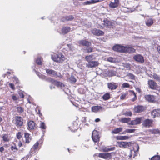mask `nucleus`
Wrapping results in <instances>:
<instances>
[{
  "label": "nucleus",
  "mask_w": 160,
  "mask_h": 160,
  "mask_svg": "<svg viewBox=\"0 0 160 160\" xmlns=\"http://www.w3.org/2000/svg\"><path fill=\"white\" fill-rule=\"evenodd\" d=\"M123 114L126 116H131L132 115V113L131 111H129L128 112H126L124 113Z\"/></svg>",
  "instance_id": "obj_50"
},
{
  "label": "nucleus",
  "mask_w": 160,
  "mask_h": 160,
  "mask_svg": "<svg viewBox=\"0 0 160 160\" xmlns=\"http://www.w3.org/2000/svg\"><path fill=\"white\" fill-rule=\"evenodd\" d=\"M21 132H18L17 134V138L18 139H20L21 137L22 136L21 135Z\"/></svg>",
  "instance_id": "obj_52"
},
{
  "label": "nucleus",
  "mask_w": 160,
  "mask_h": 160,
  "mask_svg": "<svg viewBox=\"0 0 160 160\" xmlns=\"http://www.w3.org/2000/svg\"><path fill=\"white\" fill-rule=\"evenodd\" d=\"M12 98L14 100H16L17 99V97L15 96H13L12 97Z\"/></svg>",
  "instance_id": "obj_62"
},
{
  "label": "nucleus",
  "mask_w": 160,
  "mask_h": 160,
  "mask_svg": "<svg viewBox=\"0 0 160 160\" xmlns=\"http://www.w3.org/2000/svg\"><path fill=\"white\" fill-rule=\"evenodd\" d=\"M9 86L10 87V88H12V89H13L14 88V85L12 83H9Z\"/></svg>",
  "instance_id": "obj_61"
},
{
  "label": "nucleus",
  "mask_w": 160,
  "mask_h": 160,
  "mask_svg": "<svg viewBox=\"0 0 160 160\" xmlns=\"http://www.w3.org/2000/svg\"><path fill=\"white\" fill-rule=\"evenodd\" d=\"M107 61L110 62H115V59L112 57H109L107 59Z\"/></svg>",
  "instance_id": "obj_49"
},
{
  "label": "nucleus",
  "mask_w": 160,
  "mask_h": 160,
  "mask_svg": "<svg viewBox=\"0 0 160 160\" xmlns=\"http://www.w3.org/2000/svg\"><path fill=\"white\" fill-rule=\"evenodd\" d=\"M112 153H100L98 154H94V156H98L99 157L103 158L105 159H107L110 158L111 157Z\"/></svg>",
  "instance_id": "obj_7"
},
{
  "label": "nucleus",
  "mask_w": 160,
  "mask_h": 160,
  "mask_svg": "<svg viewBox=\"0 0 160 160\" xmlns=\"http://www.w3.org/2000/svg\"><path fill=\"white\" fill-rule=\"evenodd\" d=\"M35 123L32 121H30L27 123V128L28 129L33 130L35 128Z\"/></svg>",
  "instance_id": "obj_19"
},
{
  "label": "nucleus",
  "mask_w": 160,
  "mask_h": 160,
  "mask_svg": "<svg viewBox=\"0 0 160 160\" xmlns=\"http://www.w3.org/2000/svg\"><path fill=\"white\" fill-rule=\"evenodd\" d=\"M118 145L120 148H127L132 146V142H118Z\"/></svg>",
  "instance_id": "obj_6"
},
{
  "label": "nucleus",
  "mask_w": 160,
  "mask_h": 160,
  "mask_svg": "<svg viewBox=\"0 0 160 160\" xmlns=\"http://www.w3.org/2000/svg\"><path fill=\"white\" fill-rule=\"evenodd\" d=\"M41 77H40V76L39 75H38V76L42 79H45V80L46 78V77L44 75H42L41 74Z\"/></svg>",
  "instance_id": "obj_59"
},
{
  "label": "nucleus",
  "mask_w": 160,
  "mask_h": 160,
  "mask_svg": "<svg viewBox=\"0 0 160 160\" xmlns=\"http://www.w3.org/2000/svg\"><path fill=\"white\" fill-rule=\"evenodd\" d=\"M100 1L99 0H91L89 1H87L86 2H83L82 4L83 5H90L92 4L97 3Z\"/></svg>",
  "instance_id": "obj_25"
},
{
  "label": "nucleus",
  "mask_w": 160,
  "mask_h": 160,
  "mask_svg": "<svg viewBox=\"0 0 160 160\" xmlns=\"http://www.w3.org/2000/svg\"><path fill=\"white\" fill-rule=\"evenodd\" d=\"M24 137L25 138L26 143H29L31 140L32 138L29 133L27 132H25L24 133Z\"/></svg>",
  "instance_id": "obj_28"
},
{
  "label": "nucleus",
  "mask_w": 160,
  "mask_h": 160,
  "mask_svg": "<svg viewBox=\"0 0 160 160\" xmlns=\"http://www.w3.org/2000/svg\"><path fill=\"white\" fill-rule=\"evenodd\" d=\"M130 118H123L119 120V121L122 123H128L130 121Z\"/></svg>",
  "instance_id": "obj_32"
},
{
  "label": "nucleus",
  "mask_w": 160,
  "mask_h": 160,
  "mask_svg": "<svg viewBox=\"0 0 160 160\" xmlns=\"http://www.w3.org/2000/svg\"><path fill=\"white\" fill-rule=\"evenodd\" d=\"M20 96L22 98H23L24 97L23 93L22 92H20L19 93Z\"/></svg>",
  "instance_id": "obj_60"
},
{
  "label": "nucleus",
  "mask_w": 160,
  "mask_h": 160,
  "mask_svg": "<svg viewBox=\"0 0 160 160\" xmlns=\"http://www.w3.org/2000/svg\"><path fill=\"white\" fill-rule=\"evenodd\" d=\"M47 73L52 77H56L59 78H62V75L60 73H58L55 71L51 69H47L46 70Z\"/></svg>",
  "instance_id": "obj_1"
},
{
  "label": "nucleus",
  "mask_w": 160,
  "mask_h": 160,
  "mask_svg": "<svg viewBox=\"0 0 160 160\" xmlns=\"http://www.w3.org/2000/svg\"><path fill=\"white\" fill-rule=\"evenodd\" d=\"M115 147H113L112 148H103L102 149L104 152H107L109 151H113L115 149Z\"/></svg>",
  "instance_id": "obj_38"
},
{
  "label": "nucleus",
  "mask_w": 160,
  "mask_h": 160,
  "mask_svg": "<svg viewBox=\"0 0 160 160\" xmlns=\"http://www.w3.org/2000/svg\"><path fill=\"white\" fill-rule=\"evenodd\" d=\"M124 48V46L119 44H116L112 47L114 51L121 52H123Z\"/></svg>",
  "instance_id": "obj_9"
},
{
  "label": "nucleus",
  "mask_w": 160,
  "mask_h": 160,
  "mask_svg": "<svg viewBox=\"0 0 160 160\" xmlns=\"http://www.w3.org/2000/svg\"><path fill=\"white\" fill-rule=\"evenodd\" d=\"M135 131V129H126L125 131V132L127 133H132L133 132Z\"/></svg>",
  "instance_id": "obj_47"
},
{
  "label": "nucleus",
  "mask_w": 160,
  "mask_h": 160,
  "mask_svg": "<svg viewBox=\"0 0 160 160\" xmlns=\"http://www.w3.org/2000/svg\"><path fill=\"white\" fill-rule=\"evenodd\" d=\"M69 79L71 83H74L76 82V79L73 76L70 77Z\"/></svg>",
  "instance_id": "obj_43"
},
{
  "label": "nucleus",
  "mask_w": 160,
  "mask_h": 160,
  "mask_svg": "<svg viewBox=\"0 0 160 160\" xmlns=\"http://www.w3.org/2000/svg\"><path fill=\"white\" fill-rule=\"evenodd\" d=\"M153 118L160 116V109H157L153 110L151 113Z\"/></svg>",
  "instance_id": "obj_26"
},
{
  "label": "nucleus",
  "mask_w": 160,
  "mask_h": 160,
  "mask_svg": "<svg viewBox=\"0 0 160 160\" xmlns=\"http://www.w3.org/2000/svg\"><path fill=\"white\" fill-rule=\"evenodd\" d=\"M124 67L126 68L128 70H130L131 69V67L130 66V64L128 63H124L123 64Z\"/></svg>",
  "instance_id": "obj_48"
},
{
  "label": "nucleus",
  "mask_w": 160,
  "mask_h": 160,
  "mask_svg": "<svg viewBox=\"0 0 160 160\" xmlns=\"http://www.w3.org/2000/svg\"><path fill=\"white\" fill-rule=\"evenodd\" d=\"M128 75L132 79H134L135 78V76L133 74L129 73Z\"/></svg>",
  "instance_id": "obj_51"
},
{
  "label": "nucleus",
  "mask_w": 160,
  "mask_h": 160,
  "mask_svg": "<svg viewBox=\"0 0 160 160\" xmlns=\"http://www.w3.org/2000/svg\"><path fill=\"white\" fill-rule=\"evenodd\" d=\"M127 93H125L121 95L120 97V98L121 100H123L125 98Z\"/></svg>",
  "instance_id": "obj_53"
},
{
  "label": "nucleus",
  "mask_w": 160,
  "mask_h": 160,
  "mask_svg": "<svg viewBox=\"0 0 160 160\" xmlns=\"http://www.w3.org/2000/svg\"><path fill=\"white\" fill-rule=\"evenodd\" d=\"M40 127L42 129H46V126L45 123L44 122H41L40 124Z\"/></svg>",
  "instance_id": "obj_44"
},
{
  "label": "nucleus",
  "mask_w": 160,
  "mask_h": 160,
  "mask_svg": "<svg viewBox=\"0 0 160 160\" xmlns=\"http://www.w3.org/2000/svg\"><path fill=\"white\" fill-rule=\"evenodd\" d=\"M39 143L38 142H37L33 146V148L35 150L37 149Z\"/></svg>",
  "instance_id": "obj_55"
},
{
  "label": "nucleus",
  "mask_w": 160,
  "mask_h": 160,
  "mask_svg": "<svg viewBox=\"0 0 160 160\" xmlns=\"http://www.w3.org/2000/svg\"><path fill=\"white\" fill-rule=\"evenodd\" d=\"M118 0H114V2H111L109 5V7L111 8H117L119 4L118 1Z\"/></svg>",
  "instance_id": "obj_20"
},
{
  "label": "nucleus",
  "mask_w": 160,
  "mask_h": 160,
  "mask_svg": "<svg viewBox=\"0 0 160 160\" xmlns=\"http://www.w3.org/2000/svg\"><path fill=\"white\" fill-rule=\"evenodd\" d=\"M145 109V108L142 106L138 105L134 107V111L135 112L140 113L143 112Z\"/></svg>",
  "instance_id": "obj_10"
},
{
  "label": "nucleus",
  "mask_w": 160,
  "mask_h": 160,
  "mask_svg": "<svg viewBox=\"0 0 160 160\" xmlns=\"http://www.w3.org/2000/svg\"><path fill=\"white\" fill-rule=\"evenodd\" d=\"M99 132L96 130H94L92 132V137L93 141L95 142H97L99 141L100 137L99 136Z\"/></svg>",
  "instance_id": "obj_3"
},
{
  "label": "nucleus",
  "mask_w": 160,
  "mask_h": 160,
  "mask_svg": "<svg viewBox=\"0 0 160 160\" xmlns=\"http://www.w3.org/2000/svg\"><path fill=\"white\" fill-rule=\"evenodd\" d=\"M46 81L48 82H49L55 84V83L56 81L53 79L52 78L50 77H47L45 80Z\"/></svg>",
  "instance_id": "obj_36"
},
{
  "label": "nucleus",
  "mask_w": 160,
  "mask_h": 160,
  "mask_svg": "<svg viewBox=\"0 0 160 160\" xmlns=\"http://www.w3.org/2000/svg\"><path fill=\"white\" fill-rule=\"evenodd\" d=\"M159 130H158L154 129L153 130L152 132L156 134L159 133Z\"/></svg>",
  "instance_id": "obj_58"
},
{
  "label": "nucleus",
  "mask_w": 160,
  "mask_h": 160,
  "mask_svg": "<svg viewBox=\"0 0 160 160\" xmlns=\"http://www.w3.org/2000/svg\"><path fill=\"white\" fill-rule=\"evenodd\" d=\"M152 123V120L147 119L143 121L142 125L146 128H149L151 126Z\"/></svg>",
  "instance_id": "obj_12"
},
{
  "label": "nucleus",
  "mask_w": 160,
  "mask_h": 160,
  "mask_svg": "<svg viewBox=\"0 0 160 160\" xmlns=\"http://www.w3.org/2000/svg\"><path fill=\"white\" fill-rule=\"evenodd\" d=\"M103 99L105 100H107L110 98V94L109 93H107L102 96Z\"/></svg>",
  "instance_id": "obj_34"
},
{
  "label": "nucleus",
  "mask_w": 160,
  "mask_h": 160,
  "mask_svg": "<svg viewBox=\"0 0 160 160\" xmlns=\"http://www.w3.org/2000/svg\"><path fill=\"white\" fill-rule=\"evenodd\" d=\"M91 32L94 35L97 36H102L104 34V33L102 31L96 28H94L92 30Z\"/></svg>",
  "instance_id": "obj_11"
},
{
  "label": "nucleus",
  "mask_w": 160,
  "mask_h": 160,
  "mask_svg": "<svg viewBox=\"0 0 160 160\" xmlns=\"http://www.w3.org/2000/svg\"><path fill=\"white\" fill-rule=\"evenodd\" d=\"M129 92H130V93L132 95H133L134 96V98L131 99V100L133 102L134 101L137 99L136 95L135 94L134 91L133 90H130Z\"/></svg>",
  "instance_id": "obj_39"
},
{
  "label": "nucleus",
  "mask_w": 160,
  "mask_h": 160,
  "mask_svg": "<svg viewBox=\"0 0 160 160\" xmlns=\"http://www.w3.org/2000/svg\"><path fill=\"white\" fill-rule=\"evenodd\" d=\"M2 136L3 140L5 142L9 141L8 135L7 134H3Z\"/></svg>",
  "instance_id": "obj_40"
},
{
  "label": "nucleus",
  "mask_w": 160,
  "mask_h": 160,
  "mask_svg": "<svg viewBox=\"0 0 160 160\" xmlns=\"http://www.w3.org/2000/svg\"><path fill=\"white\" fill-rule=\"evenodd\" d=\"M143 118L142 117L136 118L134 120L131 121L128 124L133 125L140 124L141 123V121L143 120Z\"/></svg>",
  "instance_id": "obj_8"
},
{
  "label": "nucleus",
  "mask_w": 160,
  "mask_h": 160,
  "mask_svg": "<svg viewBox=\"0 0 160 160\" xmlns=\"http://www.w3.org/2000/svg\"><path fill=\"white\" fill-rule=\"evenodd\" d=\"M151 160H160V156L155 155L151 158Z\"/></svg>",
  "instance_id": "obj_45"
},
{
  "label": "nucleus",
  "mask_w": 160,
  "mask_h": 160,
  "mask_svg": "<svg viewBox=\"0 0 160 160\" xmlns=\"http://www.w3.org/2000/svg\"><path fill=\"white\" fill-rule=\"evenodd\" d=\"M78 43L82 46L87 47L90 46L91 45V43L86 41V40H81L78 42Z\"/></svg>",
  "instance_id": "obj_17"
},
{
  "label": "nucleus",
  "mask_w": 160,
  "mask_h": 160,
  "mask_svg": "<svg viewBox=\"0 0 160 160\" xmlns=\"http://www.w3.org/2000/svg\"><path fill=\"white\" fill-rule=\"evenodd\" d=\"M116 138L117 140H123L128 139L130 138V137H129L128 136H117Z\"/></svg>",
  "instance_id": "obj_31"
},
{
  "label": "nucleus",
  "mask_w": 160,
  "mask_h": 160,
  "mask_svg": "<svg viewBox=\"0 0 160 160\" xmlns=\"http://www.w3.org/2000/svg\"><path fill=\"white\" fill-rule=\"evenodd\" d=\"M70 28L68 27H64L62 29V32L63 34H65L69 32Z\"/></svg>",
  "instance_id": "obj_30"
},
{
  "label": "nucleus",
  "mask_w": 160,
  "mask_h": 160,
  "mask_svg": "<svg viewBox=\"0 0 160 160\" xmlns=\"http://www.w3.org/2000/svg\"><path fill=\"white\" fill-rule=\"evenodd\" d=\"M129 85L127 83H124L122 84V87L124 88L129 87Z\"/></svg>",
  "instance_id": "obj_54"
},
{
  "label": "nucleus",
  "mask_w": 160,
  "mask_h": 160,
  "mask_svg": "<svg viewBox=\"0 0 160 160\" xmlns=\"http://www.w3.org/2000/svg\"><path fill=\"white\" fill-rule=\"evenodd\" d=\"M145 98L146 100L149 102H152L155 99V97L153 95H147L145 96Z\"/></svg>",
  "instance_id": "obj_24"
},
{
  "label": "nucleus",
  "mask_w": 160,
  "mask_h": 160,
  "mask_svg": "<svg viewBox=\"0 0 160 160\" xmlns=\"http://www.w3.org/2000/svg\"><path fill=\"white\" fill-rule=\"evenodd\" d=\"M107 87L109 89L113 90L117 89L118 87V85L116 83L112 82L108 83H107Z\"/></svg>",
  "instance_id": "obj_16"
},
{
  "label": "nucleus",
  "mask_w": 160,
  "mask_h": 160,
  "mask_svg": "<svg viewBox=\"0 0 160 160\" xmlns=\"http://www.w3.org/2000/svg\"><path fill=\"white\" fill-rule=\"evenodd\" d=\"M148 84L150 87L152 89H156L157 84L152 80H149L148 81Z\"/></svg>",
  "instance_id": "obj_21"
},
{
  "label": "nucleus",
  "mask_w": 160,
  "mask_h": 160,
  "mask_svg": "<svg viewBox=\"0 0 160 160\" xmlns=\"http://www.w3.org/2000/svg\"><path fill=\"white\" fill-rule=\"evenodd\" d=\"M122 130V128H117L113 130L112 132V133L116 134L121 132Z\"/></svg>",
  "instance_id": "obj_33"
},
{
  "label": "nucleus",
  "mask_w": 160,
  "mask_h": 160,
  "mask_svg": "<svg viewBox=\"0 0 160 160\" xmlns=\"http://www.w3.org/2000/svg\"><path fill=\"white\" fill-rule=\"evenodd\" d=\"M136 90L139 93L141 92V89L139 88H136Z\"/></svg>",
  "instance_id": "obj_64"
},
{
  "label": "nucleus",
  "mask_w": 160,
  "mask_h": 160,
  "mask_svg": "<svg viewBox=\"0 0 160 160\" xmlns=\"http://www.w3.org/2000/svg\"><path fill=\"white\" fill-rule=\"evenodd\" d=\"M102 107L101 106H94L92 107V111L93 112H97L99 111L100 110L102 109Z\"/></svg>",
  "instance_id": "obj_29"
},
{
  "label": "nucleus",
  "mask_w": 160,
  "mask_h": 160,
  "mask_svg": "<svg viewBox=\"0 0 160 160\" xmlns=\"http://www.w3.org/2000/svg\"><path fill=\"white\" fill-rule=\"evenodd\" d=\"M15 125L17 127H21L22 126L23 123V119L20 116H16L15 117Z\"/></svg>",
  "instance_id": "obj_5"
},
{
  "label": "nucleus",
  "mask_w": 160,
  "mask_h": 160,
  "mask_svg": "<svg viewBox=\"0 0 160 160\" xmlns=\"http://www.w3.org/2000/svg\"><path fill=\"white\" fill-rule=\"evenodd\" d=\"M116 74V72L113 70H110L108 72V75L109 77H112L115 76Z\"/></svg>",
  "instance_id": "obj_37"
},
{
  "label": "nucleus",
  "mask_w": 160,
  "mask_h": 160,
  "mask_svg": "<svg viewBox=\"0 0 160 160\" xmlns=\"http://www.w3.org/2000/svg\"><path fill=\"white\" fill-rule=\"evenodd\" d=\"M135 51V49L133 48L130 47H124L123 52L131 53L134 52Z\"/></svg>",
  "instance_id": "obj_18"
},
{
  "label": "nucleus",
  "mask_w": 160,
  "mask_h": 160,
  "mask_svg": "<svg viewBox=\"0 0 160 160\" xmlns=\"http://www.w3.org/2000/svg\"><path fill=\"white\" fill-rule=\"evenodd\" d=\"M87 51L88 52H92L93 48L91 47L88 48L87 49Z\"/></svg>",
  "instance_id": "obj_56"
},
{
  "label": "nucleus",
  "mask_w": 160,
  "mask_h": 160,
  "mask_svg": "<svg viewBox=\"0 0 160 160\" xmlns=\"http://www.w3.org/2000/svg\"><path fill=\"white\" fill-rule=\"evenodd\" d=\"M103 24L105 26L108 28H111L113 26V23L108 19L104 20L103 21Z\"/></svg>",
  "instance_id": "obj_23"
},
{
  "label": "nucleus",
  "mask_w": 160,
  "mask_h": 160,
  "mask_svg": "<svg viewBox=\"0 0 160 160\" xmlns=\"http://www.w3.org/2000/svg\"><path fill=\"white\" fill-rule=\"evenodd\" d=\"M14 146H12L11 147V149L12 150H13V149H15L16 150H18V149L17 147H16V145L14 143Z\"/></svg>",
  "instance_id": "obj_57"
},
{
  "label": "nucleus",
  "mask_w": 160,
  "mask_h": 160,
  "mask_svg": "<svg viewBox=\"0 0 160 160\" xmlns=\"http://www.w3.org/2000/svg\"><path fill=\"white\" fill-rule=\"evenodd\" d=\"M152 77L154 79L160 82V76L156 74H154L152 75Z\"/></svg>",
  "instance_id": "obj_41"
},
{
  "label": "nucleus",
  "mask_w": 160,
  "mask_h": 160,
  "mask_svg": "<svg viewBox=\"0 0 160 160\" xmlns=\"http://www.w3.org/2000/svg\"><path fill=\"white\" fill-rule=\"evenodd\" d=\"M55 84H56L58 87H61V89L63 90L65 92L66 94H68V93L67 92L69 90V89L67 88H64L65 85L63 84L56 81Z\"/></svg>",
  "instance_id": "obj_15"
},
{
  "label": "nucleus",
  "mask_w": 160,
  "mask_h": 160,
  "mask_svg": "<svg viewBox=\"0 0 160 160\" xmlns=\"http://www.w3.org/2000/svg\"><path fill=\"white\" fill-rule=\"evenodd\" d=\"M93 56L92 55L87 56L85 57V59L86 61L89 62L93 60Z\"/></svg>",
  "instance_id": "obj_35"
},
{
  "label": "nucleus",
  "mask_w": 160,
  "mask_h": 160,
  "mask_svg": "<svg viewBox=\"0 0 160 160\" xmlns=\"http://www.w3.org/2000/svg\"><path fill=\"white\" fill-rule=\"evenodd\" d=\"M133 58L136 62L140 63H142L144 62L143 57L140 54L135 55L133 57Z\"/></svg>",
  "instance_id": "obj_4"
},
{
  "label": "nucleus",
  "mask_w": 160,
  "mask_h": 160,
  "mask_svg": "<svg viewBox=\"0 0 160 160\" xmlns=\"http://www.w3.org/2000/svg\"><path fill=\"white\" fill-rule=\"evenodd\" d=\"M4 150V148L3 147H1L0 148V152H2Z\"/></svg>",
  "instance_id": "obj_63"
},
{
  "label": "nucleus",
  "mask_w": 160,
  "mask_h": 160,
  "mask_svg": "<svg viewBox=\"0 0 160 160\" xmlns=\"http://www.w3.org/2000/svg\"><path fill=\"white\" fill-rule=\"evenodd\" d=\"M99 64V63L98 61L92 60L88 62L86 65L87 67L88 68H92L98 66Z\"/></svg>",
  "instance_id": "obj_14"
},
{
  "label": "nucleus",
  "mask_w": 160,
  "mask_h": 160,
  "mask_svg": "<svg viewBox=\"0 0 160 160\" xmlns=\"http://www.w3.org/2000/svg\"><path fill=\"white\" fill-rule=\"evenodd\" d=\"M17 111L20 113H22L24 111V109L21 107H19L17 108Z\"/></svg>",
  "instance_id": "obj_42"
},
{
  "label": "nucleus",
  "mask_w": 160,
  "mask_h": 160,
  "mask_svg": "<svg viewBox=\"0 0 160 160\" xmlns=\"http://www.w3.org/2000/svg\"><path fill=\"white\" fill-rule=\"evenodd\" d=\"M154 23V20L152 18H147L145 21L146 25L148 27H150L153 25Z\"/></svg>",
  "instance_id": "obj_22"
},
{
  "label": "nucleus",
  "mask_w": 160,
  "mask_h": 160,
  "mask_svg": "<svg viewBox=\"0 0 160 160\" xmlns=\"http://www.w3.org/2000/svg\"><path fill=\"white\" fill-rule=\"evenodd\" d=\"M52 59L57 62L62 63L65 60L64 56L61 53H58L52 57Z\"/></svg>",
  "instance_id": "obj_2"
},
{
  "label": "nucleus",
  "mask_w": 160,
  "mask_h": 160,
  "mask_svg": "<svg viewBox=\"0 0 160 160\" xmlns=\"http://www.w3.org/2000/svg\"><path fill=\"white\" fill-rule=\"evenodd\" d=\"M74 18L72 15L63 16L61 19V21L63 22L72 20Z\"/></svg>",
  "instance_id": "obj_13"
},
{
  "label": "nucleus",
  "mask_w": 160,
  "mask_h": 160,
  "mask_svg": "<svg viewBox=\"0 0 160 160\" xmlns=\"http://www.w3.org/2000/svg\"><path fill=\"white\" fill-rule=\"evenodd\" d=\"M36 62L38 65H42V62L40 58L38 57L37 58L36 60Z\"/></svg>",
  "instance_id": "obj_46"
},
{
  "label": "nucleus",
  "mask_w": 160,
  "mask_h": 160,
  "mask_svg": "<svg viewBox=\"0 0 160 160\" xmlns=\"http://www.w3.org/2000/svg\"><path fill=\"white\" fill-rule=\"evenodd\" d=\"M69 128L71 129L72 132H74L78 129V124L76 122H74L72 125L69 127Z\"/></svg>",
  "instance_id": "obj_27"
}]
</instances>
